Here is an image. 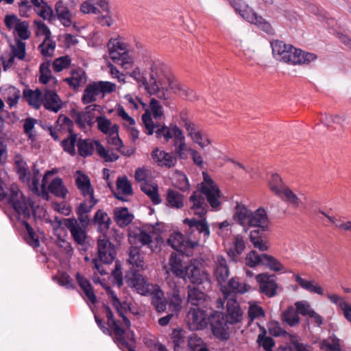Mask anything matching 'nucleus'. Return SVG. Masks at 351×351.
I'll return each mask as SVG.
<instances>
[{
	"label": "nucleus",
	"instance_id": "1",
	"mask_svg": "<svg viewBox=\"0 0 351 351\" xmlns=\"http://www.w3.org/2000/svg\"><path fill=\"white\" fill-rule=\"evenodd\" d=\"M221 291L225 300H227V313H223L214 311L208 317V322L213 335L221 339L229 337V324L240 322L241 320V310L240 301L241 299V287L238 280L231 278L228 286H222Z\"/></svg>",
	"mask_w": 351,
	"mask_h": 351
},
{
	"label": "nucleus",
	"instance_id": "2",
	"mask_svg": "<svg viewBox=\"0 0 351 351\" xmlns=\"http://www.w3.org/2000/svg\"><path fill=\"white\" fill-rule=\"evenodd\" d=\"M183 256L175 252L171 254L167 265H164L166 278L175 277L189 281L194 285L210 283V275L205 269H201L194 263H184Z\"/></svg>",
	"mask_w": 351,
	"mask_h": 351
},
{
	"label": "nucleus",
	"instance_id": "3",
	"mask_svg": "<svg viewBox=\"0 0 351 351\" xmlns=\"http://www.w3.org/2000/svg\"><path fill=\"white\" fill-rule=\"evenodd\" d=\"M251 229L249 239L255 248L265 252L268 250L269 219L263 208L252 212L243 205V226Z\"/></svg>",
	"mask_w": 351,
	"mask_h": 351
},
{
	"label": "nucleus",
	"instance_id": "4",
	"mask_svg": "<svg viewBox=\"0 0 351 351\" xmlns=\"http://www.w3.org/2000/svg\"><path fill=\"white\" fill-rule=\"evenodd\" d=\"M0 202L6 204L24 219L31 217L34 207L33 202L23 195L17 185L12 184L8 188L5 187L1 178H0Z\"/></svg>",
	"mask_w": 351,
	"mask_h": 351
},
{
	"label": "nucleus",
	"instance_id": "5",
	"mask_svg": "<svg viewBox=\"0 0 351 351\" xmlns=\"http://www.w3.org/2000/svg\"><path fill=\"white\" fill-rule=\"evenodd\" d=\"M270 44L274 58L279 61L292 64H304L317 58L315 53L304 51L279 40H272Z\"/></svg>",
	"mask_w": 351,
	"mask_h": 351
},
{
	"label": "nucleus",
	"instance_id": "6",
	"mask_svg": "<svg viewBox=\"0 0 351 351\" xmlns=\"http://www.w3.org/2000/svg\"><path fill=\"white\" fill-rule=\"evenodd\" d=\"M61 145L64 150L73 156L76 154V145L79 155L83 158L90 156L95 145V141L77 138V134L71 128H69V136L62 141Z\"/></svg>",
	"mask_w": 351,
	"mask_h": 351
},
{
	"label": "nucleus",
	"instance_id": "7",
	"mask_svg": "<svg viewBox=\"0 0 351 351\" xmlns=\"http://www.w3.org/2000/svg\"><path fill=\"white\" fill-rule=\"evenodd\" d=\"M149 80L145 84V89L150 95H156L158 99L163 100V104L168 106V100L171 97V93L167 88L160 86L158 81L157 66L153 64L150 67Z\"/></svg>",
	"mask_w": 351,
	"mask_h": 351
},
{
	"label": "nucleus",
	"instance_id": "8",
	"mask_svg": "<svg viewBox=\"0 0 351 351\" xmlns=\"http://www.w3.org/2000/svg\"><path fill=\"white\" fill-rule=\"evenodd\" d=\"M210 308H192L188 312L186 322L190 330H197L205 328L208 323L209 314L208 310Z\"/></svg>",
	"mask_w": 351,
	"mask_h": 351
},
{
	"label": "nucleus",
	"instance_id": "9",
	"mask_svg": "<svg viewBox=\"0 0 351 351\" xmlns=\"http://www.w3.org/2000/svg\"><path fill=\"white\" fill-rule=\"evenodd\" d=\"M97 245L99 261L106 265L111 264L115 259L117 253L114 245L106 234H101L98 237Z\"/></svg>",
	"mask_w": 351,
	"mask_h": 351
},
{
	"label": "nucleus",
	"instance_id": "10",
	"mask_svg": "<svg viewBox=\"0 0 351 351\" xmlns=\"http://www.w3.org/2000/svg\"><path fill=\"white\" fill-rule=\"evenodd\" d=\"M166 282L171 291L168 293V308L170 312L178 313L182 308L183 297L180 292L183 287L173 277L166 278Z\"/></svg>",
	"mask_w": 351,
	"mask_h": 351
},
{
	"label": "nucleus",
	"instance_id": "11",
	"mask_svg": "<svg viewBox=\"0 0 351 351\" xmlns=\"http://www.w3.org/2000/svg\"><path fill=\"white\" fill-rule=\"evenodd\" d=\"M142 121L145 128V132L148 135H152L155 133L157 138L163 137L165 142L169 141V140L172 138L170 129L165 125L158 123H154L149 112H145V113L143 114Z\"/></svg>",
	"mask_w": 351,
	"mask_h": 351
},
{
	"label": "nucleus",
	"instance_id": "12",
	"mask_svg": "<svg viewBox=\"0 0 351 351\" xmlns=\"http://www.w3.org/2000/svg\"><path fill=\"white\" fill-rule=\"evenodd\" d=\"M133 237L136 243L147 247L151 252H154L158 249V244L161 240L160 237L155 235L154 227L138 229L133 233Z\"/></svg>",
	"mask_w": 351,
	"mask_h": 351
},
{
	"label": "nucleus",
	"instance_id": "13",
	"mask_svg": "<svg viewBox=\"0 0 351 351\" xmlns=\"http://www.w3.org/2000/svg\"><path fill=\"white\" fill-rule=\"evenodd\" d=\"M204 182L202 183L201 193L205 195L207 201L213 208L220 206V191L217 184L207 173H204Z\"/></svg>",
	"mask_w": 351,
	"mask_h": 351
},
{
	"label": "nucleus",
	"instance_id": "14",
	"mask_svg": "<svg viewBox=\"0 0 351 351\" xmlns=\"http://www.w3.org/2000/svg\"><path fill=\"white\" fill-rule=\"evenodd\" d=\"M64 226L70 231L75 243L80 246L86 245L88 239L87 228L80 226L75 217L64 219Z\"/></svg>",
	"mask_w": 351,
	"mask_h": 351
},
{
	"label": "nucleus",
	"instance_id": "15",
	"mask_svg": "<svg viewBox=\"0 0 351 351\" xmlns=\"http://www.w3.org/2000/svg\"><path fill=\"white\" fill-rule=\"evenodd\" d=\"M256 279L259 283L260 291L262 293H264L269 298H272L277 295L279 287L276 282L277 278L275 275L261 274L256 275Z\"/></svg>",
	"mask_w": 351,
	"mask_h": 351
},
{
	"label": "nucleus",
	"instance_id": "16",
	"mask_svg": "<svg viewBox=\"0 0 351 351\" xmlns=\"http://www.w3.org/2000/svg\"><path fill=\"white\" fill-rule=\"evenodd\" d=\"M187 302L196 307L210 308V298L194 285L187 286Z\"/></svg>",
	"mask_w": 351,
	"mask_h": 351
},
{
	"label": "nucleus",
	"instance_id": "17",
	"mask_svg": "<svg viewBox=\"0 0 351 351\" xmlns=\"http://www.w3.org/2000/svg\"><path fill=\"white\" fill-rule=\"evenodd\" d=\"M76 4L74 1L60 0L56 3L55 10L57 18L60 21H66L71 22L73 18L74 11L75 10Z\"/></svg>",
	"mask_w": 351,
	"mask_h": 351
},
{
	"label": "nucleus",
	"instance_id": "18",
	"mask_svg": "<svg viewBox=\"0 0 351 351\" xmlns=\"http://www.w3.org/2000/svg\"><path fill=\"white\" fill-rule=\"evenodd\" d=\"M107 294L108 295L112 305L116 308L119 315L122 317L125 326L129 328L131 326L130 321L125 315L128 310L131 311V304L128 302H121L114 291L110 287L106 289Z\"/></svg>",
	"mask_w": 351,
	"mask_h": 351
},
{
	"label": "nucleus",
	"instance_id": "19",
	"mask_svg": "<svg viewBox=\"0 0 351 351\" xmlns=\"http://www.w3.org/2000/svg\"><path fill=\"white\" fill-rule=\"evenodd\" d=\"M103 311L107 318L108 326L113 329L116 342L123 346L127 345L128 343L124 338L125 331L118 325L117 321L113 317V313L110 307L104 304Z\"/></svg>",
	"mask_w": 351,
	"mask_h": 351
},
{
	"label": "nucleus",
	"instance_id": "20",
	"mask_svg": "<svg viewBox=\"0 0 351 351\" xmlns=\"http://www.w3.org/2000/svg\"><path fill=\"white\" fill-rule=\"evenodd\" d=\"M107 47L110 58L114 63L121 65L125 69H128L132 66L133 60L128 51H117L112 42H108Z\"/></svg>",
	"mask_w": 351,
	"mask_h": 351
},
{
	"label": "nucleus",
	"instance_id": "21",
	"mask_svg": "<svg viewBox=\"0 0 351 351\" xmlns=\"http://www.w3.org/2000/svg\"><path fill=\"white\" fill-rule=\"evenodd\" d=\"M229 269L227 261L222 256H217L214 261V275L217 282L222 287V283L225 282L229 276ZM228 286V284L226 285Z\"/></svg>",
	"mask_w": 351,
	"mask_h": 351
},
{
	"label": "nucleus",
	"instance_id": "22",
	"mask_svg": "<svg viewBox=\"0 0 351 351\" xmlns=\"http://www.w3.org/2000/svg\"><path fill=\"white\" fill-rule=\"evenodd\" d=\"M169 86L173 93L184 99L191 101L198 99L197 93L177 80H169Z\"/></svg>",
	"mask_w": 351,
	"mask_h": 351
},
{
	"label": "nucleus",
	"instance_id": "23",
	"mask_svg": "<svg viewBox=\"0 0 351 351\" xmlns=\"http://www.w3.org/2000/svg\"><path fill=\"white\" fill-rule=\"evenodd\" d=\"M152 156L159 166L165 167L167 168L174 167L177 162L176 157L169 153L160 150L158 148H156L153 150Z\"/></svg>",
	"mask_w": 351,
	"mask_h": 351
},
{
	"label": "nucleus",
	"instance_id": "24",
	"mask_svg": "<svg viewBox=\"0 0 351 351\" xmlns=\"http://www.w3.org/2000/svg\"><path fill=\"white\" fill-rule=\"evenodd\" d=\"M43 104L49 110L57 112L62 108V101L57 93L53 90H46L43 95Z\"/></svg>",
	"mask_w": 351,
	"mask_h": 351
},
{
	"label": "nucleus",
	"instance_id": "25",
	"mask_svg": "<svg viewBox=\"0 0 351 351\" xmlns=\"http://www.w3.org/2000/svg\"><path fill=\"white\" fill-rule=\"evenodd\" d=\"M112 221L108 214L102 210H98L91 220V224L98 226V230L101 234H106Z\"/></svg>",
	"mask_w": 351,
	"mask_h": 351
},
{
	"label": "nucleus",
	"instance_id": "26",
	"mask_svg": "<svg viewBox=\"0 0 351 351\" xmlns=\"http://www.w3.org/2000/svg\"><path fill=\"white\" fill-rule=\"evenodd\" d=\"M184 223L189 226V230L187 232H193L196 230L199 234L202 233L205 237H209V226L205 219H202L200 220H196L195 219H185L184 220Z\"/></svg>",
	"mask_w": 351,
	"mask_h": 351
},
{
	"label": "nucleus",
	"instance_id": "27",
	"mask_svg": "<svg viewBox=\"0 0 351 351\" xmlns=\"http://www.w3.org/2000/svg\"><path fill=\"white\" fill-rule=\"evenodd\" d=\"M190 201L193 202L191 209L197 210L195 214L199 215L200 217H204L207 213L208 205L202 194L194 192L190 197Z\"/></svg>",
	"mask_w": 351,
	"mask_h": 351
},
{
	"label": "nucleus",
	"instance_id": "28",
	"mask_svg": "<svg viewBox=\"0 0 351 351\" xmlns=\"http://www.w3.org/2000/svg\"><path fill=\"white\" fill-rule=\"evenodd\" d=\"M114 220L119 227L123 228L129 225L133 220L134 216L129 213L125 207L114 209Z\"/></svg>",
	"mask_w": 351,
	"mask_h": 351
},
{
	"label": "nucleus",
	"instance_id": "29",
	"mask_svg": "<svg viewBox=\"0 0 351 351\" xmlns=\"http://www.w3.org/2000/svg\"><path fill=\"white\" fill-rule=\"evenodd\" d=\"M5 25L9 29H13L15 40L16 39L27 40L31 36L27 23H5Z\"/></svg>",
	"mask_w": 351,
	"mask_h": 351
},
{
	"label": "nucleus",
	"instance_id": "30",
	"mask_svg": "<svg viewBox=\"0 0 351 351\" xmlns=\"http://www.w3.org/2000/svg\"><path fill=\"white\" fill-rule=\"evenodd\" d=\"M281 320L291 327L299 325L300 318L293 306H288L281 314Z\"/></svg>",
	"mask_w": 351,
	"mask_h": 351
},
{
	"label": "nucleus",
	"instance_id": "31",
	"mask_svg": "<svg viewBox=\"0 0 351 351\" xmlns=\"http://www.w3.org/2000/svg\"><path fill=\"white\" fill-rule=\"evenodd\" d=\"M77 173L80 175L75 179V184L82 194L84 197L88 196V197L94 195V190L91 186L89 178L85 174L80 173V171H77Z\"/></svg>",
	"mask_w": 351,
	"mask_h": 351
},
{
	"label": "nucleus",
	"instance_id": "32",
	"mask_svg": "<svg viewBox=\"0 0 351 351\" xmlns=\"http://www.w3.org/2000/svg\"><path fill=\"white\" fill-rule=\"evenodd\" d=\"M71 116L82 129L85 128L86 124L91 126L93 123L94 117L93 115H89L88 112L73 109L71 111Z\"/></svg>",
	"mask_w": 351,
	"mask_h": 351
},
{
	"label": "nucleus",
	"instance_id": "33",
	"mask_svg": "<svg viewBox=\"0 0 351 351\" xmlns=\"http://www.w3.org/2000/svg\"><path fill=\"white\" fill-rule=\"evenodd\" d=\"M74 89L83 86L86 82V76L84 70L79 69L71 71V76L64 80Z\"/></svg>",
	"mask_w": 351,
	"mask_h": 351
},
{
	"label": "nucleus",
	"instance_id": "34",
	"mask_svg": "<svg viewBox=\"0 0 351 351\" xmlns=\"http://www.w3.org/2000/svg\"><path fill=\"white\" fill-rule=\"evenodd\" d=\"M31 3L34 5V9L35 13L44 20H51L53 16V10L43 0H31Z\"/></svg>",
	"mask_w": 351,
	"mask_h": 351
},
{
	"label": "nucleus",
	"instance_id": "35",
	"mask_svg": "<svg viewBox=\"0 0 351 351\" xmlns=\"http://www.w3.org/2000/svg\"><path fill=\"white\" fill-rule=\"evenodd\" d=\"M98 129L108 136H114L119 132V126L117 124L112 125L111 121L106 117H98L97 118Z\"/></svg>",
	"mask_w": 351,
	"mask_h": 351
},
{
	"label": "nucleus",
	"instance_id": "36",
	"mask_svg": "<svg viewBox=\"0 0 351 351\" xmlns=\"http://www.w3.org/2000/svg\"><path fill=\"white\" fill-rule=\"evenodd\" d=\"M23 95L28 104L36 109H38L43 103V95L39 89L24 90Z\"/></svg>",
	"mask_w": 351,
	"mask_h": 351
},
{
	"label": "nucleus",
	"instance_id": "37",
	"mask_svg": "<svg viewBox=\"0 0 351 351\" xmlns=\"http://www.w3.org/2000/svg\"><path fill=\"white\" fill-rule=\"evenodd\" d=\"M130 280V285L134 287L138 293L143 295L149 291V284L142 275L134 273Z\"/></svg>",
	"mask_w": 351,
	"mask_h": 351
},
{
	"label": "nucleus",
	"instance_id": "38",
	"mask_svg": "<svg viewBox=\"0 0 351 351\" xmlns=\"http://www.w3.org/2000/svg\"><path fill=\"white\" fill-rule=\"evenodd\" d=\"M295 280L302 289L311 293H317L319 295L324 294V290L322 287L315 283V281L306 280L301 278L298 274L295 276Z\"/></svg>",
	"mask_w": 351,
	"mask_h": 351
},
{
	"label": "nucleus",
	"instance_id": "39",
	"mask_svg": "<svg viewBox=\"0 0 351 351\" xmlns=\"http://www.w3.org/2000/svg\"><path fill=\"white\" fill-rule=\"evenodd\" d=\"M261 333L258 335L257 343L260 346H262L265 351H272V348L275 345L274 339L270 337H267V330L265 327L261 326L258 323Z\"/></svg>",
	"mask_w": 351,
	"mask_h": 351
},
{
	"label": "nucleus",
	"instance_id": "40",
	"mask_svg": "<svg viewBox=\"0 0 351 351\" xmlns=\"http://www.w3.org/2000/svg\"><path fill=\"white\" fill-rule=\"evenodd\" d=\"M152 304L155 307L158 313L164 312L166 311L168 302L164 297V293L162 291L158 290L152 294Z\"/></svg>",
	"mask_w": 351,
	"mask_h": 351
},
{
	"label": "nucleus",
	"instance_id": "41",
	"mask_svg": "<svg viewBox=\"0 0 351 351\" xmlns=\"http://www.w3.org/2000/svg\"><path fill=\"white\" fill-rule=\"evenodd\" d=\"M49 191L56 197L65 198L68 193L66 188L64 186L62 180L56 178L48 186Z\"/></svg>",
	"mask_w": 351,
	"mask_h": 351
},
{
	"label": "nucleus",
	"instance_id": "42",
	"mask_svg": "<svg viewBox=\"0 0 351 351\" xmlns=\"http://www.w3.org/2000/svg\"><path fill=\"white\" fill-rule=\"evenodd\" d=\"M129 262L131 265L136 266L138 269H144V257L141 253V249L138 247L132 246L130 248Z\"/></svg>",
	"mask_w": 351,
	"mask_h": 351
},
{
	"label": "nucleus",
	"instance_id": "43",
	"mask_svg": "<svg viewBox=\"0 0 351 351\" xmlns=\"http://www.w3.org/2000/svg\"><path fill=\"white\" fill-rule=\"evenodd\" d=\"M141 189L152 200L153 204H158L160 202V198L158 193V186L156 184H149L147 182H143L140 185Z\"/></svg>",
	"mask_w": 351,
	"mask_h": 351
},
{
	"label": "nucleus",
	"instance_id": "44",
	"mask_svg": "<svg viewBox=\"0 0 351 351\" xmlns=\"http://www.w3.org/2000/svg\"><path fill=\"white\" fill-rule=\"evenodd\" d=\"M184 196L178 191L168 190L167 201L171 207L181 208L184 206Z\"/></svg>",
	"mask_w": 351,
	"mask_h": 351
},
{
	"label": "nucleus",
	"instance_id": "45",
	"mask_svg": "<svg viewBox=\"0 0 351 351\" xmlns=\"http://www.w3.org/2000/svg\"><path fill=\"white\" fill-rule=\"evenodd\" d=\"M270 190L278 196H281L284 189L287 186L284 184L281 178L276 173H273L269 181Z\"/></svg>",
	"mask_w": 351,
	"mask_h": 351
},
{
	"label": "nucleus",
	"instance_id": "46",
	"mask_svg": "<svg viewBox=\"0 0 351 351\" xmlns=\"http://www.w3.org/2000/svg\"><path fill=\"white\" fill-rule=\"evenodd\" d=\"M100 94L95 82L88 84L84 91L82 101L84 104H90L96 100V97Z\"/></svg>",
	"mask_w": 351,
	"mask_h": 351
},
{
	"label": "nucleus",
	"instance_id": "47",
	"mask_svg": "<svg viewBox=\"0 0 351 351\" xmlns=\"http://www.w3.org/2000/svg\"><path fill=\"white\" fill-rule=\"evenodd\" d=\"M188 347L189 351H209L203 340L195 334L189 337Z\"/></svg>",
	"mask_w": 351,
	"mask_h": 351
},
{
	"label": "nucleus",
	"instance_id": "48",
	"mask_svg": "<svg viewBox=\"0 0 351 351\" xmlns=\"http://www.w3.org/2000/svg\"><path fill=\"white\" fill-rule=\"evenodd\" d=\"M248 304L250 306L247 314L250 322H253L255 319L264 317L265 316L264 309L261 306H258L256 302L250 301Z\"/></svg>",
	"mask_w": 351,
	"mask_h": 351
},
{
	"label": "nucleus",
	"instance_id": "49",
	"mask_svg": "<svg viewBox=\"0 0 351 351\" xmlns=\"http://www.w3.org/2000/svg\"><path fill=\"white\" fill-rule=\"evenodd\" d=\"M262 258L263 265H266L271 270L280 271L284 269L282 264L275 257L265 254Z\"/></svg>",
	"mask_w": 351,
	"mask_h": 351
},
{
	"label": "nucleus",
	"instance_id": "50",
	"mask_svg": "<svg viewBox=\"0 0 351 351\" xmlns=\"http://www.w3.org/2000/svg\"><path fill=\"white\" fill-rule=\"evenodd\" d=\"M95 149L98 155L106 162H113L119 158L118 155L113 152L109 153L98 141H95Z\"/></svg>",
	"mask_w": 351,
	"mask_h": 351
},
{
	"label": "nucleus",
	"instance_id": "51",
	"mask_svg": "<svg viewBox=\"0 0 351 351\" xmlns=\"http://www.w3.org/2000/svg\"><path fill=\"white\" fill-rule=\"evenodd\" d=\"M184 241V236L180 232H173L169 235L167 239L168 245L178 251L182 250Z\"/></svg>",
	"mask_w": 351,
	"mask_h": 351
},
{
	"label": "nucleus",
	"instance_id": "52",
	"mask_svg": "<svg viewBox=\"0 0 351 351\" xmlns=\"http://www.w3.org/2000/svg\"><path fill=\"white\" fill-rule=\"evenodd\" d=\"M282 200L287 201L295 208H298L301 204L300 199L298 196L288 187L284 189L282 195L280 196Z\"/></svg>",
	"mask_w": 351,
	"mask_h": 351
},
{
	"label": "nucleus",
	"instance_id": "53",
	"mask_svg": "<svg viewBox=\"0 0 351 351\" xmlns=\"http://www.w3.org/2000/svg\"><path fill=\"white\" fill-rule=\"evenodd\" d=\"M185 332L182 330L174 329L171 335V339L174 350H178L184 343Z\"/></svg>",
	"mask_w": 351,
	"mask_h": 351
},
{
	"label": "nucleus",
	"instance_id": "54",
	"mask_svg": "<svg viewBox=\"0 0 351 351\" xmlns=\"http://www.w3.org/2000/svg\"><path fill=\"white\" fill-rule=\"evenodd\" d=\"M23 223L27 232V234L25 237L27 243L29 245L32 246L33 247H38L40 245V242L38 239L36 237L33 228L31 227L29 223L27 222L25 220L23 221Z\"/></svg>",
	"mask_w": 351,
	"mask_h": 351
},
{
	"label": "nucleus",
	"instance_id": "55",
	"mask_svg": "<svg viewBox=\"0 0 351 351\" xmlns=\"http://www.w3.org/2000/svg\"><path fill=\"white\" fill-rule=\"evenodd\" d=\"M149 109L150 111L147 110L146 112H149L150 115L152 114L156 119H160L164 114L161 104L155 98L151 99L149 102Z\"/></svg>",
	"mask_w": 351,
	"mask_h": 351
},
{
	"label": "nucleus",
	"instance_id": "56",
	"mask_svg": "<svg viewBox=\"0 0 351 351\" xmlns=\"http://www.w3.org/2000/svg\"><path fill=\"white\" fill-rule=\"evenodd\" d=\"M117 187L124 195H130L133 193L132 185L125 176L118 178Z\"/></svg>",
	"mask_w": 351,
	"mask_h": 351
},
{
	"label": "nucleus",
	"instance_id": "57",
	"mask_svg": "<svg viewBox=\"0 0 351 351\" xmlns=\"http://www.w3.org/2000/svg\"><path fill=\"white\" fill-rule=\"evenodd\" d=\"M97 203V200L95 199L94 195H91L90 197H88L83 202L80 203L76 210L88 215Z\"/></svg>",
	"mask_w": 351,
	"mask_h": 351
},
{
	"label": "nucleus",
	"instance_id": "58",
	"mask_svg": "<svg viewBox=\"0 0 351 351\" xmlns=\"http://www.w3.org/2000/svg\"><path fill=\"white\" fill-rule=\"evenodd\" d=\"M265 254H258L256 251H251L247 254L245 258V264L250 267H255L258 265H263V256Z\"/></svg>",
	"mask_w": 351,
	"mask_h": 351
},
{
	"label": "nucleus",
	"instance_id": "59",
	"mask_svg": "<svg viewBox=\"0 0 351 351\" xmlns=\"http://www.w3.org/2000/svg\"><path fill=\"white\" fill-rule=\"evenodd\" d=\"M16 46L11 45L12 53L14 56L23 60L25 56V43L19 39H16Z\"/></svg>",
	"mask_w": 351,
	"mask_h": 351
},
{
	"label": "nucleus",
	"instance_id": "60",
	"mask_svg": "<svg viewBox=\"0 0 351 351\" xmlns=\"http://www.w3.org/2000/svg\"><path fill=\"white\" fill-rule=\"evenodd\" d=\"M56 47V43L50 39V41L43 40V43L38 46L41 53L44 56H52L53 51Z\"/></svg>",
	"mask_w": 351,
	"mask_h": 351
},
{
	"label": "nucleus",
	"instance_id": "61",
	"mask_svg": "<svg viewBox=\"0 0 351 351\" xmlns=\"http://www.w3.org/2000/svg\"><path fill=\"white\" fill-rule=\"evenodd\" d=\"M268 330L269 333L275 337H287V335H289L290 337L291 335L285 330H283L282 328L280 326L279 323L277 322H269L268 324Z\"/></svg>",
	"mask_w": 351,
	"mask_h": 351
},
{
	"label": "nucleus",
	"instance_id": "62",
	"mask_svg": "<svg viewBox=\"0 0 351 351\" xmlns=\"http://www.w3.org/2000/svg\"><path fill=\"white\" fill-rule=\"evenodd\" d=\"M36 123V120L33 118H27L25 120V123L23 125L24 132L28 136V139L34 141L35 139V136L33 134V130L34 128V125Z\"/></svg>",
	"mask_w": 351,
	"mask_h": 351
},
{
	"label": "nucleus",
	"instance_id": "63",
	"mask_svg": "<svg viewBox=\"0 0 351 351\" xmlns=\"http://www.w3.org/2000/svg\"><path fill=\"white\" fill-rule=\"evenodd\" d=\"M71 60L69 56H62L55 59L53 62V69L56 72H60L67 67L70 64Z\"/></svg>",
	"mask_w": 351,
	"mask_h": 351
},
{
	"label": "nucleus",
	"instance_id": "64",
	"mask_svg": "<svg viewBox=\"0 0 351 351\" xmlns=\"http://www.w3.org/2000/svg\"><path fill=\"white\" fill-rule=\"evenodd\" d=\"M185 128L195 143L198 142L199 140H202V134L194 123L186 124V128Z\"/></svg>",
	"mask_w": 351,
	"mask_h": 351
}]
</instances>
